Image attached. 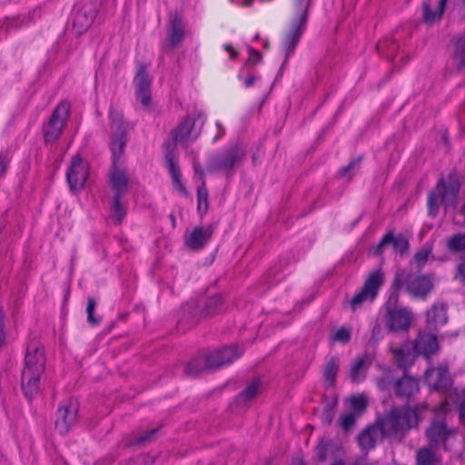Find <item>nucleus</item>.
Wrapping results in <instances>:
<instances>
[{"mask_svg":"<svg viewBox=\"0 0 465 465\" xmlns=\"http://www.w3.org/2000/svg\"><path fill=\"white\" fill-rule=\"evenodd\" d=\"M419 422L416 410L401 407L388 412L376 424L361 432L358 438L361 448L364 450L372 449L384 437H392L415 427Z\"/></svg>","mask_w":465,"mask_h":465,"instance_id":"1","label":"nucleus"},{"mask_svg":"<svg viewBox=\"0 0 465 465\" xmlns=\"http://www.w3.org/2000/svg\"><path fill=\"white\" fill-rule=\"evenodd\" d=\"M112 119V142L111 150L114 157V163L115 164L117 159L122 155L126 143V128L123 122L121 114L114 116L111 114ZM111 189L114 192V196L122 197L129 188V177L127 172L124 168H119L114 165L109 178Z\"/></svg>","mask_w":465,"mask_h":465,"instance_id":"2","label":"nucleus"},{"mask_svg":"<svg viewBox=\"0 0 465 465\" xmlns=\"http://www.w3.org/2000/svg\"><path fill=\"white\" fill-rule=\"evenodd\" d=\"M45 369V351L38 342L28 345L25 367L22 371V389L27 399H33L40 391V379Z\"/></svg>","mask_w":465,"mask_h":465,"instance_id":"3","label":"nucleus"},{"mask_svg":"<svg viewBox=\"0 0 465 465\" xmlns=\"http://www.w3.org/2000/svg\"><path fill=\"white\" fill-rule=\"evenodd\" d=\"M312 0H291L290 25L282 42V50L284 53V63L293 54L302 34L306 28L308 11Z\"/></svg>","mask_w":465,"mask_h":465,"instance_id":"4","label":"nucleus"},{"mask_svg":"<svg viewBox=\"0 0 465 465\" xmlns=\"http://www.w3.org/2000/svg\"><path fill=\"white\" fill-rule=\"evenodd\" d=\"M439 349L437 337L426 332L420 333L413 342H404L401 346L391 343V351L401 368L411 364L416 355L429 358L438 352Z\"/></svg>","mask_w":465,"mask_h":465,"instance_id":"5","label":"nucleus"},{"mask_svg":"<svg viewBox=\"0 0 465 465\" xmlns=\"http://www.w3.org/2000/svg\"><path fill=\"white\" fill-rule=\"evenodd\" d=\"M459 190L460 184L455 178L450 176L447 181L440 179L436 188L429 193V214L436 216L440 205H443L446 210L455 206Z\"/></svg>","mask_w":465,"mask_h":465,"instance_id":"6","label":"nucleus"},{"mask_svg":"<svg viewBox=\"0 0 465 465\" xmlns=\"http://www.w3.org/2000/svg\"><path fill=\"white\" fill-rule=\"evenodd\" d=\"M449 406L450 399H446L440 406L434 409L437 417L432 420L430 425L426 430L429 444L445 450L448 449L449 441L455 438L457 433L455 429L449 428L444 420L441 419V415H445L449 411Z\"/></svg>","mask_w":465,"mask_h":465,"instance_id":"7","label":"nucleus"},{"mask_svg":"<svg viewBox=\"0 0 465 465\" xmlns=\"http://www.w3.org/2000/svg\"><path fill=\"white\" fill-rule=\"evenodd\" d=\"M405 285L407 292L415 298H424L433 288L432 279L428 275H410L404 281L401 275H396L393 287Z\"/></svg>","mask_w":465,"mask_h":465,"instance_id":"8","label":"nucleus"},{"mask_svg":"<svg viewBox=\"0 0 465 465\" xmlns=\"http://www.w3.org/2000/svg\"><path fill=\"white\" fill-rule=\"evenodd\" d=\"M383 283V274L381 270L372 272L367 278L362 289L351 301V307L356 310L363 302L373 301Z\"/></svg>","mask_w":465,"mask_h":465,"instance_id":"9","label":"nucleus"},{"mask_svg":"<svg viewBox=\"0 0 465 465\" xmlns=\"http://www.w3.org/2000/svg\"><path fill=\"white\" fill-rule=\"evenodd\" d=\"M69 110L70 105L66 102H63L56 106L45 129V139L47 143L54 142L60 136L65 125Z\"/></svg>","mask_w":465,"mask_h":465,"instance_id":"10","label":"nucleus"},{"mask_svg":"<svg viewBox=\"0 0 465 465\" xmlns=\"http://www.w3.org/2000/svg\"><path fill=\"white\" fill-rule=\"evenodd\" d=\"M135 97L144 110H151L152 95L151 84L152 78L146 72L143 65H140L137 69L134 79Z\"/></svg>","mask_w":465,"mask_h":465,"instance_id":"11","label":"nucleus"},{"mask_svg":"<svg viewBox=\"0 0 465 465\" xmlns=\"http://www.w3.org/2000/svg\"><path fill=\"white\" fill-rule=\"evenodd\" d=\"M77 403L74 401L67 400L61 403L55 418V429L60 434L67 433L74 426L77 418Z\"/></svg>","mask_w":465,"mask_h":465,"instance_id":"12","label":"nucleus"},{"mask_svg":"<svg viewBox=\"0 0 465 465\" xmlns=\"http://www.w3.org/2000/svg\"><path fill=\"white\" fill-rule=\"evenodd\" d=\"M89 175V167L85 161L78 155L72 158L70 165L66 173L67 182L71 190H80Z\"/></svg>","mask_w":465,"mask_h":465,"instance_id":"13","label":"nucleus"},{"mask_svg":"<svg viewBox=\"0 0 465 465\" xmlns=\"http://www.w3.org/2000/svg\"><path fill=\"white\" fill-rule=\"evenodd\" d=\"M412 320V312L408 308H390L387 311L386 324L391 331H407Z\"/></svg>","mask_w":465,"mask_h":465,"instance_id":"14","label":"nucleus"},{"mask_svg":"<svg viewBox=\"0 0 465 465\" xmlns=\"http://www.w3.org/2000/svg\"><path fill=\"white\" fill-rule=\"evenodd\" d=\"M242 353V350L237 346L226 347L209 354L206 359V363L210 368L221 367L232 362L238 359Z\"/></svg>","mask_w":465,"mask_h":465,"instance_id":"15","label":"nucleus"},{"mask_svg":"<svg viewBox=\"0 0 465 465\" xmlns=\"http://www.w3.org/2000/svg\"><path fill=\"white\" fill-rule=\"evenodd\" d=\"M424 381L430 388L436 391H445L450 385L448 370L444 366L428 369L424 374Z\"/></svg>","mask_w":465,"mask_h":465,"instance_id":"16","label":"nucleus"},{"mask_svg":"<svg viewBox=\"0 0 465 465\" xmlns=\"http://www.w3.org/2000/svg\"><path fill=\"white\" fill-rule=\"evenodd\" d=\"M198 134L199 131L194 128V121L190 117L182 121L173 131V140L177 143H186L191 142L195 139Z\"/></svg>","mask_w":465,"mask_h":465,"instance_id":"17","label":"nucleus"},{"mask_svg":"<svg viewBox=\"0 0 465 465\" xmlns=\"http://www.w3.org/2000/svg\"><path fill=\"white\" fill-rule=\"evenodd\" d=\"M212 234L213 228L211 226L195 227L185 238V244L188 248L198 251L210 241Z\"/></svg>","mask_w":465,"mask_h":465,"instance_id":"18","label":"nucleus"},{"mask_svg":"<svg viewBox=\"0 0 465 465\" xmlns=\"http://www.w3.org/2000/svg\"><path fill=\"white\" fill-rule=\"evenodd\" d=\"M388 247H391L395 252H399L402 255L408 251L409 242L407 239L401 234L393 235L392 233H388L378 244L375 252L377 253H381Z\"/></svg>","mask_w":465,"mask_h":465,"instance_id":"19","label":"nucleus"},{"mask_svg":"<svg viewBox=\"0 0 465 465\" xmlns=\"http://www.w3.org/2000/svg\"><path fill=\"white\" fill-rule=\"evenodd\" d=\"M448 0H426L423 4V19L427 24H433L441 18Z\"/></svg>","mask_w":465,"mask_h":465,"instance_id":"20","label":"nucleus"},{"mask_svg":"<svg viewBox=\"0 0 465 465\" xmlns=\"http://www.w3.org/2000/svg\"><path fill=\"white\" fill-rule=\"evenodd\" d=\"M447 321V306L443 303H436L427 312V322L431 329L441 327Z\"/></svg>","mask_w":465,"mask_h":465,"instance_id":"21","label":"nucleus"},{"mask_svg":"<svg viewBox=\"0 0 465 465\" xmlns=\"http://www.w3.org/2000/svg\"><path fill=\"white\" fill-rule=\"evenodd\" d=\"M395 391L398 396L410 398L419 391L418 381L413 377L405 375L396 382Z\"/></svg>","mask_w":465,"mask_h":465,"instance_id":"22","label":"nucleus"},{"mask_svg":"<svg viewBox=\"0 0 465 465\" xmlns=\"http://www.w3.org/2000/svg\"><path fill=\"white\" fill-rule=\"evenodd\" d=\"M371 362L369 355H363L356 359L351 368V379L354 382H361L364 380L367 370Z\"/></svg>","mask_w":465,"mask_h":465,"instance_id":"23","label":"nucleus"},{"mask_svg":"<svg viewBox=\"0 0 465 465\" xmlns=\"http://www.w3.org/2000/svg\"><path fill=\"white\" fill-rule=\"evenodd\" d=\"M437 447L429 444L417 453V465H434L439 460Z\"/></svg>","mask_w":465,"mask_h":465,"instance_id":"24","label":"nucleus"},{"mask_svg":"<svg viewBox=\"0 0 465 465\" xmlns=\"http://www.w3.org/2000/svg\"><path fill=\"white\" fill-rule=\"evenodd\" d=\"M126 214V204L119 196H114L113 204L110 211V220L115 223H120Z\"/></svg>","mask_w":465,"mask_h":465,"instance_id":"25","label":"nucleus"},{"mask_svg":"<svg viewBox=\"0 0 465 465\" xmlns=\"http://www.w3.org/2000/svg\"><path fill=\"white\" fill-rule=\"evenodd\" d=\"M167 167L175 190L179 191L182 194L186 195V189L180 179L179 168L173 159L170 158L167 160Z\"/></svg>","mask_w":465,"mask_h":465,"instance_id":"26","label":"nucleus"},{"mask_svg":"<svg viewBox=\"0 0 465 465\" xmlns=\"http://www.w3.org/2000/svg\"><path fill=\"white\" fill-rule=\"evenodd\" d=\"M260 388H261V383L259 381H252L245 388V390L240 395L237 396V401L240 404L246 403L247 401H251L258 394V392L260 391Z\"/></svg>","mask_w":465,"mask_h":465,"instance_id":"27","label":"nucleus"},{"mask_svg":"<svg viewBox=\"0 0 465 465\" xmlns=\"http://www.w3.org/2000/svg\"><path fill=\"white\" fill-rule=\"evenodd\" d=\"M244 156V151L241 147H236L232 151H231L225 159L223 161L221 164V168L223 169H231L236 163H240V161Z\"/></svg>","mask_w":465,"mask_h":465,"instance_id":"28","label":"nucleus"},{"mask_svg":"<svg viewBox=\"0 0 465 465\" xmlns=\"http://www.w3.org/2000/svg\"><path fill=\"white\" fill-rule=\"evenodd\" d=\"M172 34L171 42L173 45H177L182 40L184 34V25L182 18L174 16L171 22Z\"/></svg>","mask_w":465,"mask_h":465,"instance_id":"29","label":"nucleus"},{"mask_svg":"<svg viewBox=\"0 0 465 465\" xmlns=\"http://www.w3.org/2000/svg\"><path fill=\"white\" fill-rule=\"evenodd\" d=\"M353 414L360 416L367 406V400L363 395H354L347 400Z\"/></svg>","mask_w":465,"mask_h":465,"instance_id":"30","label":"nucleus"},{"mask_svg":"<svg viewBox=\"0 0 465 465\" xmlns=\"http://www.w3.org/2000/svg\"><path fill=\"white\" fill-rule=\"evenodd\" d=\"M447 247L455 252H465V233H457L447 240Z\"/></svg>","mask_w":465,"mask_h":465,"instance_id":"31","label":"nucleus"},{"mask_svg":"<svg viewBox=\"0 0 465 465\" xmlns=\"http://www.w3.org/2000/svg\"><path fill=\"white\" fill-rule=\"evenodd\" d=\"M93 23V15H87L84 12H78L74 18V27L78 33H82Z\"/></svg>","mask_w":465,"mask_h":465,"instance_id":"32","label":"nucleus"},{"mask_svg":"<svg viewBox=\"0 0 465 465\" xmlns=\"http://www.w3.org/2000/svg\"><path fill=\"white\" fill-rule=\"evenodd\" d=\"M338 368H339V361L335 358H331V360H329L324 367V371H323L324 377L331 384L334 382Z\"/></svg>","mask_w":465,"mask_h":465,"instance_id":"33","label":"nucleus"},{"mask_svg":"<svg viewBox=\"0 0 465 465\" xmlns=\"http://www.w3.org/2000/svg\"><path fill=\"white\" fill-rule=\"evenodd\" d=\"M351 330L341 326L338 328L331 335V341L338 343H347L351 340Z\"/></svg>","mask_w":465,"mask_h":465,"instance_id":"34","label":"nucleus"},{"mask_svg":"<svg viewBox=\"0 0 465 465\" xmlns=\"http://www.w3.org/2000/svg\"><path fill=\"white\" fill-rule=\"evenodd\" d=\"M432 246L431 244H425L420 251H418L414 256V263L418 267H421L424 265V263L429 259L430 255L431 254Z\"/></svg>","mask_w":465,"mask_h":465,"instance_id":"35","label":"nucleus"},{"mask_svg":"<svg viewBox=\"0 0 465 465\" xmlns=\"http://www.w3.org/2000/svg\"><path fill=\"white\" fill-rule=\"evenodd\" d=\"M197 198H198V210L200 212L205 213L207 210V199H208V193L205 185L203 183L201 186L198 187L197 190Z\"/></svg>","mask_w":465,"mask_h":465,"instance_id":"36","label":"nucleus"},{"mask_svg":"<svg viewBox=\"0 0 465 465\" xmlns=\"http://www.w3.org/2000/svg\"><path fill=\"white\" fill-rule=\"evenodd\" d=\"M238 79L243 83V85L246 88L252 87L255 83V76L249 72H247V69L245 66H243L239 74H238Z\"/></svg>","mask_w":465,"mask_h":465,"instance_id":"37","label":"nucleus"},{"mask_svg":"<svg viewBox=\"0 0 465 465\" xmlns=\"http://www.w3.org/2000/svg\"><path fill=\"white\" fill-rule=\"evenodd\" d=\"M357 417L358 416L352 412L341 415L339 420L340 426L345 430H350L354 426Z\"/></svg>","mask_w":465,"mask_h":465,"instance_id":"38","label":"nucleus"},{"mask_svg":"<svg viewBox=\"0 0 465 465\" xmlns=\"http://www.w3.org/2000/svg\"><path fill=\"white\" fill-rule=\"evenodd\" d=\"M95 306H96V302H95L94 299L89 298L86 312H87V316H88V322L93 325H96L99 322V321L94 317V312Z\"/></svg>","mask_w":465,"mask_h":465,"instance_id":"39","label":"nucleus"},{"mask_svg":"<svg viewBox=\"0 0 465 465\" xmlns=\"http://www.w3.org/2000/svg\"><path fill=\"white\" fill-rule=\"evenodd\" d=\"M332 448L330 442L321 441L317 446V455L320 460L326 459L327 451Z\"/></svg>","mask_w":465,"mask_h":465,"instance_id":"40","label":"nucleus"},{"mask_svg":"<svg viewBox=\"0 0 465 465\" xmlns=\"http://www.w3.org/2000/svg\"><path fill=\"white\" fill-rule=\"evenodd\" d=\"M248 52H249V57H248V61H247L248 64H257L258 63H260V61L262 60V55L258 51H256L252 47H249Z\"/></svg>","mask_w":465,"mask_h":465,"instance_id":"41","label":"nucleus"},{"mask_svg":"<svg viewBox=\"0 0 465 465\" xmlns=\"http://www.w3.org/2000/svg\"><path fill=\"white\" fill-rule=\"evenodd\" d=\"M5 314L2 306L0 305V346H2L5 341Z\"/></svg>","mask_w":465,"mask_h":465,"instance_id":"42","label":"nucleus"},{"mask_svg":"<svg viewBox=\"0 0 465 465\" xmlns=\"http://www.w3.org/2000/svg\"><path fill=\"white\" fill-rule=\"evenodd\" d=\"M10 157L6 152L0 153V173L3 175L7 168L9 163Z\"/></svg>","mask_w":465,"mask_h":465,"instance_id":"43","label":"nucleus"},{"mask_svg":"<svg viewBox=\"0 0 465 465\" xmlns=\"http://www.w3.org/2000/svg\"><path fill=\"white\" fill-rule=\"evenodd\" d=\"M455 278L465 283V260L458 265Z\"/></svg>","mask_w":465,"mask_h":465,"instance_id":"44","label":"nucleus"},{"mask_svg":"<svg viewBox=\"0 0 465 465\" xmlns=\"http://www.w3.org/2000/svg\"><path fill=\"white\" fill-rule=\"evenodd\" d=\"M391 378L389 376H386V379L379 380L378 381V387L381 391L387 390L389 385L391 384Z\"/></svg>","mask_w":465,"mask_h":465,"instance_id":"45","label":"nucleus"},{"mask_svg":"<svg viewBox=\"0 0 465 465\" xmlns=\"http://www.w3.org/2000/svg\"><path fill=\"white\" fill-rule=\"evenodd\" d=\"M223 48L225 51L228 52L231 59H234L237 57L238 52L234 49L232 45L227 44L223 45Z\"/></svg>","mask_w":465,"mask_h":465,"instance_id":"46","label":"nucleus"},{"mask_svg":"<svg viewBox=\"0 0 465 465\" xmlns=\"http://www.w3.org/2000/svg\"><path fill=\"white\" fill-rule=\"evenodd\" d=\"M460 420L465 425V401L460 405Z\"/></svg>","mask_w":465,"mask_h":465,"instance_id":"47","label":"nucleus"},{"mask_svg":"<svg viewBox=\"0 0 465 465\" xmlns=\"http://www.w3.org/2000/svg\"><path fill=\"white\" fill-rule=\"evenodd\" d=\"M216 126L218 128V135H222L225 133V130L220 122H216Z\"/></svg>","mask_w":465,"mask_h":465,"instance_id":"48","label":"nucleus"},{"mask_svg":"<svg viewBox=\"0 0 465 465\" xmlns=\"http://www.w3.org/2000/svg\"><path fill=\"white\" fill-rule=\"evenodd\" d=\"M193 168H194L195 174L199 175V178L202 179L203 173H202L200 167L198 165L194 164Z\"/></svg>","mask_w":465,"mask_h":465,"instance_id":"49","label":"nucleus"},{"mask_svg":"<svg viewBox=\"0 0 465 465\" xmlns=\"http://www.w3.org/2000/svg\"><path fill=\"white\" fill-rule=\"evenodd\" d=\"M380 333V327L375 326L372 330V336L373 338L376 337V335H379Z\"/></svg>","mask_w":465,"mask_h":465,"instance_id":"50","label":"nucleus"},{"mask_svg":"<svg viewBox=\"0 0 465 465\" xmlns=\"http://www.w3.org/2000/svg\"><path fill=\"white\" fill-rule=\"evenodd\" d=\"M252 3V0H244L242 5L244 6H250Z\"/></svg>","mask_w":465,"mask_h":465,"instance_id":"51","label":"nucleus"},{"mask_svg":"<svg viewBox=\"0 0 465 465\" xmlns=\"http://www.w3.org/2000/svg\"><path fill=\"white\" fill-rule=\"evenodd\" d=\"M332 465H344V464L341 461H337V462L333 463Z\"/></svg>","mask_w":465,"mask_h":465,"instance_id":"52","label":"nucleus"},{"mask_svg":"<svg viewBox=\"0 0 465 465\" xmlns=\"http://www.w3.org/2000/svg\"><path fill=\"white\" fill-rule=\"evenodd\" d=\"M268 45H269V42H268V41H265V43H264V47H265V48H267V47H268Z\"/></svg>","mask_w":465,"mask_h":465,"instance_id":"53","label":"nucleus"},{"mask_svg":"<svg viewBox=\"0 0 465 465\" xmlns=\"http://www.w3.org/2000/svg\"><path fill=\"white\" fill-rule=\"evenodd\" d=\"M331 419H332L331 417L328 418L327 422L330 423L331 421Z\"/></svg>","mask_w":465,"mask_h":465,"instance_id":"54","label":"nucleus"},{"mask_svg":"<svg viewBox=\"0 0 465 465\" xmlns=\"http://www.w3.org/2000/svg\"><path fill=\"white\" fill-rule=\"evenodd\" d=\"M171 219L173 220V222H174V217L173 214L170 215Z\"/></svg>","mask_w":465,"mask_h":465,"instance_id":"55","label":"nucleus"},{"mask_svg":"<svg viewBox=\"0 0 465 465\" xmlns=\"http://www.w3.org/2000/svg\"><path fill=\"white\" fill-rule=\"evenodd\" d=\"M297 465H303L302 462H299Z\"/></svg>","mask_w":465,"mask_h":465,"instance_id":"56","label":"nucleus"}]
</instances>
